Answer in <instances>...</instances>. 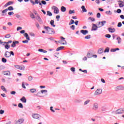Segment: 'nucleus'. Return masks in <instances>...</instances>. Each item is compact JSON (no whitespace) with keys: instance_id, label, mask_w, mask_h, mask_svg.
Instances as JSON below:
<instances>
[{"instance_id":"4468645a","label":"nucleus","mask_w":124,"mask_h":124,"mask_svg":"<svg viewBox=\"0 0 124 124\" xmlns=\"http://www.w3.org/2000/svg\"><path fill=\"white\" fill-rule=\"evenodd\" d=\"M97 30V26L95 24H93L92 31H96Z\"/></svg>"},{"instance_id":"2eb2a0df","label":"nucleus","mask_w":124,"mask_h":124,"mask_svg":"<svg viewBox=\"0 0 124 124\" xmlns=\"http://www.w3.org/2000/svg\"><path fill=\"white\" fill-rule=\"evenodd\" d=\"M13 4V2L10 1H8L7 3H6L4 5L5 7H7L8 5H11V4Z\"/></svg>"},{"instance_id":"c03bdc74","label":"nucleus","mask_w":124,"mask_h":124,"mask_svg":"<svg viewBox=\"0 0 124 124\" xmlns=\"http://www.w3.org/2000/svg\"><path fill=\"white\" fill-rule=\"evenodd\" d=\"M90 38H91V35L85 36V39H90Z\"/></svg>"},{"instance_id":"473e14b6","label":"nucleus","mask_w":124,"mask_h":124,"mask_svg":"<svg viewBox=\"0 0 124 124\" xmlns=\"http://www.w3.org/2000/svg\"><path fill=\"white\" fill-rule=\"evenodd\" d=\"M73 24H74V20L73 19H71L70 22L69 23V26L73 25Z\"/></svg>"},{"instance_id":"5701e85b","label":"nucleus","mask_w":124,"mask_h":124,"mask_svg":"<svg viewBox=\"0 0 124 124\" xmlns=\"http://www.w3.org/2000/svg\"><path fill=\"white\" fill-rule=\"evenodd\" d=\"M18 69H20V70H25V66L20 65Z\"/></svg>"},{"instance_id":"20e7f679","label":"nucleus","mask_w":124,"mask_h":124,"mask_svg":"<svg viewBox=\"0 0 124 124\" xmlns=\"http://www.w3.org/2000/svg\"><path fill=\"white\" fill-rule=\"evenodd\" d=\"M61 38L62 40L60 42H59V43H61L63 45H64V44H66V41L64 40L65 38H63V37H61Z\"/></svg>"},{"instance_id":"052dcab7","label":"nucleus","mask_w":124,"mask_h":124,"mask_svg":"<svg viewBox=\"0 0 124 124\" xmlns=\"http://www.w3.org/2000/svg\"><path fill=\"white\" fill-rule=\"evenodd\" d=\"M117 13H121V12H122V10H121L120 9H118L117 10Z\"/></svg>"},{"instance_id":"58836bf2","label":"nucleus","mask_w":124,"mask_h":124,"mask_svg":"<svg viewBox=\"0 0 124 124\" xmlns=\"http://www.w3.org/2000/svg\"><path fill=\"white\" fill-rule=\"evenodd\" d=\"M89 102H91V100H87L84 102V105H87Z\"/></svg>"},{"instance_id":"de8ad7c7","label":"nucleus","mask_w":124,"mask_h":124,"mask_svg":"<svg viewBox=\"0 0 124 124\" xmlns=\"http://www.w3.org/2000/svg\"><path fill=\"white\" fill-rule=\"evenodd\" d=\"M106 37L107 38H110L111 37V35L108 34L105 35Z\"/></svg>"},{"instance_id":"0eeeda50","label":"nucleus","mask_w":124,"mask_h":124,"mask_svg":"<svg viewBox=\"0 0 124 124\" xmlns=\"http://www.w3.org/2000/svg\"><path fill=\"white\" fill-rule=\"evenodd\" d=\"M24 123V119H20L16 122V124H21Z\"/></svg>"},{"instance_id":"ddd939ff","label":"nucleus","mask_w":124,"mask_h":124,"mask_svg":"<svg viewBox=\"0 0 124 124\" xmlns=\"http://www.w3.org/2000/svg\"><path fill=\"white\" fill-rule=\"evenodd\" d=\"M54 7V13L55 14H59V8L57 7Z\"/></svg>"},{"instance_id":"cd10ccee","label":"nucleus","mask_w":124,"mask_h":124,"mask_svg":"<svg viewBox=\"0 0 124 124\" xmlns=\"http://www.w3.org/2000/svg\"><path fill=\"white\" fill-rule=\"evenodd\" d=\"M98 54H102V53H103V49L102 48L99 49V50H98Z\"/></svg>"},{"instance_id":"e433bc0d","label":"nucleus","mask_w":124,"mask_h":124,"mask_svg":"<svg viewBox=\"0 0 124 124\" xmlns=\"http://www.w3.org/2000/svg\"><path fill=\"white\" fill-rule=\"evenodd\" d=\"M47 15H48V16H52V13H51V12L48 11H47Z\"/></svg>"},{"instance_id":"c9c22d12","label":"nucleus","mask_w":124,"mask_h":124,"mask_svg":"<svg viewBox=\"0 0 124 124\" xmlns=\"http://www.w3.org/2000/svg\"><path fill=\"white\" fill-rule=\"evenodd\" d=\"M106 14H107V15H111L112 12L110 11L106 12Z\"/></svg>"},{"instance_id":"9b49d317","label":"nucleus","mask_w":124,"mask_h":124,"mask_svg":"<svg viewBox=\"0 0 124 124\" xmlns=\"http://www.w3.org/2000/svg\"><path fill=\"white\" fill-rule=\"evenodd\" d=\"M124 113V109L123 108L119 109L116 111V114H123Z\"/></svg>"},{"instance_id":"c756f323","label":"nucleus","mask_w":124,"mask_h":124,"mask_svg":"<svg viewBox=\"0 0 124 124\" xmlns=\"http://www.w3.org/2000/svg\"><path fill=\"white\" fill-rule=\"evenodd\" d=\"M117 40H118V43L120 44V43H121V42L122 41V39H121V38L120 37H118L117 38Z\"/></svg>"},{"instance_id":"c85d7f7f","label":"nucleus","mask_w":124,"mask_h":124,"mask_svg":"<svg viewBox=\"0 0 124 124\" xmlns=\"http://www.w3.org/2000/svg\"><path fill=\"white\" fill-rule=\"evenodd\" d=\"M89 20H91V21H92V22H94L95 21V19H94V18L92 17H90L88 18Z\"/></svg>"},{"instance_id":"a18cd8bd","label":"nucleus","mask_w":124,"mask_h":124,"mask_svg":"<svg viewBox=\"0 0 124 124\" xmlns=\"http://www.w3.org/2000/svg\"><path fill=\"white\" fill-rule=\"evenodd\" d=\"M9 48H10V46H8V45H6L5 46V49H7V50H8Z\"/></svg>"},{"instance_id":"4be33fe9","label":"nucleus","mask_w":124,"mask_h":124,"mask_svg":"<svg viewBox=\"0 0 124 124\" xmlns=\"http://www.w3.org/2000/svg\"><path fill=\"white\" fill-rule=\"evenodd\" d=\"M81 9L83 12H87V9L85 8V6H82Z\"/></svg>"},{"instance_id":"6ab92c4d","label":"nucleus","mask_w":124,"mask_h":124,"mask_svg":"<svg viewBox=\"0 0 124 124\" xmlns=\"http://www.w3.org/2000/svg\"><path fill=\"white\" fill-rule=\"evenodd\" d=\"M93 109H94V110H97V109H98V104L97 103L94 104Z\"/></svg>"},{"instance_id":"393cba45","label":"nucleus","mask_w":124,"mask_h":124,"mask_svg":"<svg viewBox=\"0 0 124 124\" xmlns=\"http://www.w3.org/2000/svg\"><path fill=\"white\" fill-rule=\"evenodd\" d=\"M64 46H60L56 49V51H61V50L63 49Z\"/></svg>"},{"instance_id":"a878e982","label":"nucleus","mask_w":124,"mask_h":124,"mask_svg":"<svg viewBox=\"0 0 124 124\" xmlns=\"http://www.w3.org/2000/svg\"><path fill=\"white\" fill-rule=\"evenodd\" d=\"M30 92L32 93H35V92H36V90L35 89H30Z\"/></svg>"},{"instance_id":"dca6fc26","label":"nucleus","mask_w":124,"mask_h":124,"mask_svg":"<svg viewBox=\"0 0 124 124\" xmlns=\"http://www.w3.org/2000/svg\"><path fill=\"white\" fill-rule=\"evenodd\" d=\"M4 75H6L7 76H9L10 75V72L8 71H5L3 72Z\"/></svg>"},{"instance_id":"7ed1b4c3","label":"nucleus","mask_w":124,"mask_h":124,"mask_svg":"<svg viewBox=\"0 0 124 124\" xmlns=\"http://www.w3.org/2000/svg\"><path fill=\"white\" fill-rule=\"evenodd\" d=\"M106 24V21H102L101 22H99L98 23V28H101V27H103V26H104V24Z\"/></svg>"},{"instance_id":"69168bd1","label":"nucleus","mask_w":124,"mask_h":124,"mask_svg":"<svg viewBox=\"0 0 124 124\" xmlns=\"http://www.w3.org/2000/svg\"><path fill=\"white\" fill-rule=\"evenodd\" d=\"M23 43H29V41L27 40H25L22 41Z\"/></svg>"},{"instance_id":"b1692460","label":"nucleus","mask_w":124,"mask_h":124,"mask_svg":"<svg viewBox=\"0 0 124 124\" xmlns=\"http://www.w3.org/2000/svg\"><path fill=\"white\" fill-rule=\"evenodd\" d=\"M75 13V11L74 10H70L69 11V14L71 15V14H74Z\"/></svg>"},{"instance_id":"4c0bfd02","label":"nucleus","mask_w":124,"mask_h":124,"mask_svg":"<svg viewBox=\"0 0 124 124\" xmlns=\"http://www.w3.org/2000/svg\"><path fill=\"white\" fill-rule=\"evenodd\" d=\"M12 47H16V43L13 42L12 44L11 45Z\"/></svg>"},{"instance_id":"2f4dec72","label":"nucleus","mask_w":124,"mask_h":124,"mask_svg":"<svg viewBox=\"0 0 124 124\" xmlns=\"http://www.w3.org/2000/svg\"><path fill=\"white\" fill-rule=\"evenodd\" d=\"M7 9H8V10H9L10 11H11V10H14V8H13V7L12 6H10Z\"/></svg>"},{"instance_id":"f3484780","label":"nucleus","mask_w":124,"mask_h":124,"mask_svg":"<svg viewBox=\"0 0 124 124\" xmlns=\"http://www.w3.org/2000/svg\"><path fill=\"white\" fill-rule=\"evenodd\" d=\"M24 36L26 37L27 40L28 41L30 40V37L29 36V34H28V33H25Z\"/></svg>"},{"instance_id":"412c9836","label":"nucleus","mask_w":124,"mask_h":124,"mask_svg":"<svg viewBox=\"0 0 124 124\" xmlns=\"http://www.w3.org/2000/svg\"><path fill=\"white\" fill-rule=\"evenodd\" d=\"M54 20H51L50 22V25L53 27V28H55V27H56V25L55 24H54Z\"/></svg>"},{"instance_id":"9d476101","label":"nucleus","mask_w":124,"mask_h":124,"mask_svg":"<svg viewBox=\"0 0 124 124\" xmlns=\"http://www.w3.org/2000/svg\"><path fill=\"white\" fill-rule=\"evenodd\" d=\"M108 31L111 33H113V32H115V31H116V29L115 28L112 29L111 28H108Z\"/></svg>"},{"instance_id":"6e6552de","label":"nucleus","mask_w":124,"mask_h":124,"mask_svg":"<svg viewBox=\"0 0 124 124\" xmlns=\"http://www.w3.org/2000/svg\"><path fill=\"white\" fill-rule=\"evenodd\" d=\"M47 93V90H41V93L40 92H38L36 94V95H37V96H41V95H40V93Z\"/></svg>"},{"instance_id":"5fc2aeb1","label":"nucleus","mask_w":124,"mask_h":124,"mask_svg":"<svg viewBox=\"0 0 124 124\" xmlns=\"http://www.w3.org/2000/svg\"><path fill=\"white\" fill-rule=\"evenodd\" d=\"M122 26V23L121 22H119L118 23V24L117 25V27H118V28H121V26Z\"/></svg>"},{"instance_id":"13d9d810","label":"nucleus","mask_w":124,"mask_h":124,"mask_svg":"<svg viewBox=\"0 0 124 124\" xmlns=\"http://www.w3.org/2000/svg\"><path fill=\"white\" fill-rule=\"evenodd\" d=\"M71 71H72L73 72H74V71H75V68H74V67H72V68H71Z\"/></svg>"},{"instance_id":"680f3d73","label":"nucleus","mask_w":124,"mask_h":124,"mask_svg":"<svg viewBox=\"0 0 124 124\" xmlns=\"http://www.w3.org/2000/svg\"><path fill=\"white\" fill-rule=\"evenodd\" d=\"M41 3H42V4H46V1H45V0H42Z\"/></svg>"},{"instance_id":"aec40b11","label":"nucleus","mask_w":124,"mask_h":124,"mask_svg":"<svg viewBox=\"0 0 124 124\" xmlns=\"http://www.w3.org/2000/svg\"><path fill=\"white\" fill-rule=\"evenodd\" d=\"M61 11H62V12H65V11H66V8L64 6H62L61 7Z\"/></svg>"},{"instance_id":"774afa93","label":"nucleus","mask_w":124,"mask_h":124,"mask_svg":"<svg viewBox=\"0 0 124 124\" xmlns=\"http://www.w3.org/2000/svg\"><path fill=\"white\" fill-rule=\"evenodd\" d=\"M56 58H59V53H56L55 55Z\"/></svg>"},{"instance_id":"f704fd0d","label":"nucleus","mask_w":124,"mask_h":124,"mask_svg":"<svg viewBox=\"0 0 124 124\" xmlns=\"http://www.w3.org/2000/svg\"><path fill=\"white\" fill-rule=\"evenodd\" d=\"M1 90H2V91H3L4 92H6V89H5V87H4V86H1Z\"/></svg>"},{"instance_id":"603ef678","label":"nucleus","mask_w":124,"mask_h":124,"mask_svg":"<svg viewBox=\"0 0 124 124\" xmlns=\"http://www.w3.org/2000/svg\"><path fill=\"white\" fill-rule=\"evenodd\" d=\"M121 90L120 86H117L116 88V91H120Z\"/></svg>"},{"instance_id":"338daca9","label":"nucleus","mask_w":124,"mask_h":124,"mask_svg":"<svg viewBox=\"0 0 124 124\" xmlns=\"http://www.w3.org/2000/svg\"><path fill=\"white\" fill-rule=\"evenodd\" d=\"M15 93H16V92L15 91H12L11 92V94H15Z\"/></svg>"},{"instance_id":"39448f33","label":"nucleus","mask_w":124,"mask_h":124,"mask_svg":"<svg viewBox=\"0 0 124 124\" xmlns=\"http://www.w3.org/2000/svg\"><path fill=\"white\" fill-rule=\"evenodd\" d=\"M101 93H102V90L101 89H97L95 92L94 94L95 95H98V94H100Z\"/></svg>"},{"instance_id":"7c9ffc66","label":"nucleus","mask_w":124,"mask_h":124,"mask_svg":"<svg viewBox=\"0 0 124 124\" xmlns=\"http://www.w3.org/2000/svg\"><path fill=\"white\" fill-rule=\"evenodd\" d=\"M109 47H107L105 49L104 53H109Z\"/></svg>"},{"instance_id":"e2e57ef3","label":"nucleus","mask_w":124,"mask_h":124,"mask_svg":"<svg viewBox=\"0 0 124 124\" xmlns=\"http://www.w3.org/2000/svg\"><path fill=\"white\" fill-rule=\"evenodd\" d=\"M30 1L31 2V3H32V4L34 5V4H35V2H34L33 0H30Z\"/></svg>"},{"instance_id":"0e129e2a","label":"nucleus","mask_w":124,"mask_h":124,"mask_svg":"<svg viewBox=\"0 0 124 124\" xmlns=\"http://www.w3.org/2000/svg\"><path fill=\"white\" fill-rule=\"evenodd\" d=\"M17 31H20V30H22V27H18L17 28Z\"/></svg>"},{"instance_id":"79ce46f5","label":"nucleus","mask_w":124,"mask_h":124,"mask_svg":"<svg viewBox=\"0 0 124 124\" xmlns=\"http://www.w3.org/2000/svg\"><path fill=\"white\" fill-rule=\"evenodd\" d=\"M8 11V9H6L2 11V13L3 14L6 13V12Z\"/></svg>"},{"instance_id":"1a4fd4ad","label":"nucleus","mask_w":124,"mask_h":124,"mask_svg":"<svg viewBox=\"0 0 124 124\" xmlns=\"http://www.w3.org/2000/svg\"><path fill=\"white\" fill-rule=\"evenodd\" d=\"M81 33H82L84 35H86V34H87V33H89V31L88 30H81L80 31Z\"/></svg>"},{"instance_id":"37998d69","label":"nucleus","mask_w":124,"mask_h":124,"mask_svg":"<svg viewBox=\"0 0 124 124\" xmlns=\"http://www.w3.org/2000/svg\"><path fill=\"white\" fill-rule=\"evenodd\" d=\"M2 62H7L6 59H5L4 58H2Z\"/></svg>"},{"instance_id":"a211bd4d","label":"nucleus","mask_w":124,"mask_h":124,"mask_svg":"<svg viewBox=\"0 0 124 124\" xmlns=\"http://www.w3.org/2000/svg\"><path fill=\"white\" fill-rule=\"evenodd\" d=\"M21 101L23 102V103H26L27 102V99L25 97H23L20 99Z\"/></svg>"},{"instance_id":"a19ab883","label":"nucleus","mask_w":124,"mask_h":124,"mask_svg":"<svg viewBox=\"0 0 124 124\" xmlns=\"http://www.w3.org/2000/svg\"><path fill=\"white\" fill-rule=\"evenodd\" d=\"M18 107L19 108H23L24 107L23 106V104H22V103H19L18 104Z\"/></svg>"},{"instance_id":"8fccbe9b","label":"nucleus","mask_w":124,"mask_h":124,"mask_svg":"<svg viewBox=\"0 0 124 124\" xmlns=\"http://www.w3.org/2000/svg\"><path fill=\"white\" fill-rule=\"evenodd\" d=\"M30 17H31V18H32V19H34V18H35V17L34 16V15H33V14H31L30 15Z\"/></svg>"},{"instance_id":"3c124183","label":"nucleus","mask_w":124,"mask_h":124,"mask_svg":"<svg viewBox=\"0 0 124 124\" xmlns=\"http://www.w3.org/2000/svg\"><path fill=\"white\" fill-rule=\"evenodd\" d=\"M4 43H5L6 44H9V43H12V41L10 40L8 42H4Z\"/></svg>"},{"instance_id":"f8f14e48","label":"nucleus","mask_w":124,"mask_h":124,"mask_svg":"<svg viewBox=\"0 0 124 124\" xmlns=\"http://www.w3.org/2000/svg\"><path fill=\"white\" fill-rule=\"evenodd\" d=\"M118 2H120L119 3V6L120 7H124V1L120 0L118 1Z\"/></svg>"},{"instance_id":"6e6d98bb","label":"nucleus","mask_w":124,"mask_h":124,"mask_svg":"<svg viewBox=\"0 0 124 124\" xmlns=\"http://www.w3.org/2000/svg\"><path fill=\"white\" fill-rule=\"evenodd\" d=\"M12 14H14V13L13 12H10L8 13V15H9L10 16H11Z\"/></svg>"},{"instance_id":"09e8293b","label":"nucleus","mask_w":124,"mask_h":124,"mask_svg":"<svg viewBox=\"0 0 124 124\" xmlns=\"http://www.w3.org/2000/svg\"><path fill=\"white\" fill-rule=\"evenodd\" d=\"M22 87L23 89H26V86H25V82H23L22 83Z\"/></svg>"},{"instance_id":"ea45409f","label":"nucleus","mask_w":124,"mask_h":124,"mask_svg":"<svg viewBox=\"0 0 124 124\" xmlns=\"http://www.w3.org/2000/svg\"><path fill=\"white\" fill-rule=\"evenodd\" d=\"M28 80L30 81H32V77L29 76L28 77Z\"/></svg>"},{"instance_id":"f03ea898","label":"nucleus","mask_w":124,"mask_h":124,"mask_svg":"<svg viewBox=\"0 0 124 124\" xmlns=\"http://www.w3.org/2000/svg\"><path fill=\"white\" fill-rule=\"evenodd\" d=\"M32 118H33V119H36L37 120H38L39 119V118H40V115L38 114H33L32 115Z\"/></svg>"},{"instance_id":"4d7b16f0","label":"nucleus","mask_w":124,"mask_h":124,"mask_svg":"<svg viewBox=\"0 0 124 124\" xmlns=\"http://www.w3.org/2000/svg\"><path fill=\"white\" fill-rule=\"evenodd\" d=\"M100 16H101L100 13H98L97 14V18H100Z\"/></svg>"},{"instance_id":"864d4df0","label":"nucleus","mask_w":124,"mask_h":124,"mask_svg":"<svg viewBox=\"0 0 124 124\" xmlns=\"http://www.w3.org/2000/svg\"><path fill=\"white\" fill-rule=\"evenodd\" d=\"M3 113H4V110H3L2 109H0V114L1 115H2V114H3Z\"/></svg>"},{"instance_id":"423d86ee","label":"nucleus","mask_w":124,"mask_h":124,"mask_svg":"<svg viewBox=\"0 0 124 124\" xmlns=\"http://www.w3.org/2000/svg\"><path fill=\"white\" fill-rule=\"evenodd\" d=\"M5 58H10L11 54L9 51H6L4 54Z\"/></svg>"},{"instance_id":"bf43d9fd","label":"nucleus","mask_w":124,"mask_h":124,"mask_svg":"<svg viewBox=\"0 0 124 124\" xmlns=\"http://www.w3.org/2000/svg\"><path fill=\"white\" fill-rule=\"evenodd\" d=\"M30 35H31V36H34V33H32V32H30L29 33Z\"/></svg>"},{"instance_id":"72a5a7b5","label":"nucleus","mask_w":124,"mask_h":124,"mask_svg":"<svg viewBox=\"0 0 124 124\" xmlns=\"http://www.w3.org/2000/svg\"><path fill=\"white\" fill-rule=\"evenodd\" d=\"M11 37V35L8 34L5 36V38H10Z\"/></svg>"},{"instance_id":"bb28decb","label":"nucleus","mask_w":124,"mask_h":124,"mask_svg":"<svg viewBox=\"0 0 124 124\" xmlns=\"http://www.w3.org/2000/svg\"><path fill=\"white\" fill-rule=\"evenodd\" d=\"M36 18L39 22H42L41 18H40V16H37Z\"/></svg>"},{"instance_id":"f257e3e1","label":"nucleus","mask_w":124,"mask_h":124,"mask_svg":"<svg viewBox=\"0 0 124 124\" xmlns=\"http://www.w3.org/2000/svg\"><path fill=\"white\" fill-rule=\"evenodd\" d=\"M44 29L46 30V33H48V34H53L55 33V31H54V29L50 28L49 27L45 26Z\"/></svg>"},{"instance_id":"49530a36","label":"nucleus","mask_w":124,"mask_h":124,"mask_svg":"<svg viewBox=\"0 0 124 124\" xmlns=\"http://www.w3.org/2000/svg\"><path fill=\"white\" fill-rule=\"evenodd\" d=\"M70 28L73 30H75V25H72L71 26H70Z\"/></svg>"}]
</instances>
